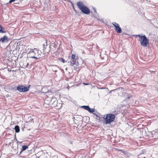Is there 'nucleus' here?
<instances>
[{
  "label": "nucleus",
  "instance_id": "nucleus-3",
  "mask_svg": "<svg viewBox=\"0 0 158 158\" xmlns=\"http://www.w3.org/2000/svg\"><path fill=\"white\" fill-rule=\"evenodd\" d=\"M136 36L138 37L139 39V41L140 42L141 45L143 47H146L148 43V40L147 38L145 35H136Z\"/></svg>",
  "mask_w": 158,
  "mask_h": 158
},
{
  "label": "nucleus",
  "instance_id": "nucleus-12",
  "mask_svg": "<svg viewBox=\"0 0 158 158\" xmlns=\"http://www.w3.org/2000/svg\"><path fill=\"white\" fill-rule=\"evenodd\" d=\"M51 102H53L55 104H56V98H52L51 99Z\"/></svg>",
  "mask_w": 158,
  "mask_h": 158
},
{
  "label": "nucleus",
  "instance_id": "nucleus-19",
  "mask_svg": "<svg viewBox=\"0 0 158 158\" xmlns=\"http://www.w3.org/2000/svg\"><path fill=\"white\" fill-rule=\"evenodd\" d=\"M118 150L119 151H121L122 152V151H123L121 149H118Z\"/></svg>",
  "mask_w": 158,
  "mask_h": 158
},
{
  "label": "nucleus",
  "instance_id": "nucleus-15",
  "mask_svg": "<svg viewBox=\"0 0 158 158\" xmlns=\"http://www.w3.org/2000/svg\"><path fill=\"white\" fill-rule=\"evenodd\" d=\"M5 32V31L2 30V27L0 25V33H4Z\"/></svg>",
  "mask_w": 158,
  "mask_h": 158
},
{
  "label": "nucleus",
  "instance_id": "nucleus-11",
  "mask_svg": "<svg viewBox=\"0 0 158 158\" xmlns=\"http://www.w3.org/2000/svg\"><path fill=\"white\" fill-rule=\"evenodd\" d=\"M28 148V146H27L26 145L23 146L22 149L21 150V152L27 149Z\"/></svg>",
  "mask_w": 158,
  "mask_h": 158
},
{
  "label": "nucleus",
  "instance_id": "nucleus-14",
  "mask_svg": "<svg viewBox=\"0 0 158 158\" xmlns=\"http://www.w3.org/2000/svg\"><path fill=\"white\" fill-rule=\"evenodd\" d=\"M88 111L90 113H93L95 111L94 109H90L89 107V109H88Z\"/></svg>",
  "mask_w": 158,
  "mask_h": 158
},
{
  "label": "nucleus",
  "instance_id": "nucleus-5",
  "mask_svg": "<svg viewBox=\"0 0 158 158\" xmlns=\"http://www.w3.org/2000/svg\"><path fill=\"white\" fill-rule=\"evenodd\" d=\"M30 87V85L27 86L21 85L19 86L17 88V90L20 92H25L28 91Z\"/></svg>",
  "mask_w": 158,
  "mask_h": 158
},
{
  "label": "nucleus",
  "instance_id": "nucleus-17",
  "mask_svg": "<svg viewBox=\"0 0 158 158\" xmlns=\"http://www.w3.org/2000/svg\"><path fill=\"white\" fill-rule=\"evenodd\" d=\"M123 153V154H125L126 153V152L125 151H122V152Z\"/></svg>",
  "mask_w": 158,
  "mask_h": 158
},
{
  "label": "nucleus",
  "instance_id": "nucleus-22",
  "mask_svg": "<svg viewBox=\"0 0 158 158\" xmlns=\"http://www.w3.org/2000/svg\"><path fill=\"white\" fill-rule=\"evenodd\" d=\"M28 63L27 64V66H28Z\"/></svg>",
  "mask_w": 158,
  "mask_h": 158
},
{
  "label": "nucleus",
  "instance_id": "nucleus-10",
  "mask_svg": "<svg viewBox=\"0 0 158 158\" xmlns=\"http://www.w3.org/2000/svg\"><path fill=\"white\" fill-rule=\"evenodd\" d=\"M15 132L18 133L19 132L20 129L19 126H16L15 127Z\"/></svg>",
  "mask_w": 158,
  "mask_h": 158
},
{
  "label": "nucleus",
  "instance_id": "nucleus-23",
  "mask_svg": "<svg viewBox=\"0 0 158 158\" xmlns=\"http://www.w3.org/2000/svg\"><path fill=\"white\" fill-rule=\"evenodd\" d=\"M94 10V11L95 12H96V10Z\"/></svg>",
  "mask_w": 158,
  "mask_h": 158
},
{
  "label": "nucleus",
  "instance_id": "nucleus-2",
  "mask_svg": "<svg viewBox=\"0 0 158 158\" xmlns=\"http://www.w3.org/2000/svg\"><path fill=\"white\" fill-rule=\"evenodd\" d=\"M77 5L81 11L85 14L88 15L90 13L89 9L81 2L77 3Z\"/></svg>",
  "mask_w": 158,
  "mask_h": 158
},
{
  "label": "nucleus",
  "instance_id": "nucleus-16",
  "mask_svg": "<svg viewBox=\"0 0 158 158\" xmlns=\"http://www.w3.org/2000/svg\"><path fill=\"white\" fill-rule=\"evenodd\" d=\"M59 60L63 63H64L65 62V60L63 58H59Z\"/></svg>",
  "mask_w": 158,
  "mask_h": 158
},
{
  "label": "nucleus",
  "instance_id": "nucleus-4",
  "mask_svg": "<svg viewBox=\"0 0 158 158\" xmlns=\"http://www.w3.org/2000/svg\"><path fill=\"white\" fill-rule=\"evenodd\" d=\"M115 116L114 115L109 114L106 115V117L104 118V122L106 124H109L113 122L115 119Z\"/></svg>",
  "mask_w": 158,
  "mask_h": 158
},
{
  "label": "nucleus",
  "instance_id": "nucleus-21",
  "mask_svg": "<svg viewBox=\"0 0 158 158\" xmlns=\"http://www.w3.org/2000/svg\"><path fill=\"white\" fill-rule=\"evenodd\" d=\"M86 85H87L88 84H86V83H84Z\"/></svg>",
  "mask_w": 158,
  "mask_h": 158
},
{
  "label": "nucleus",
  "instance_id": "nucleus-13",
  "mask_svg": "<svg viewBox=\"0 0 158 158\" xmlns=\"http://www.w3.org/2000/svg\"><path fill=\"white\" fill-rule=\"evenodd\" d=\"M82 107L84 109L87 110L88 111L89 107L88 106H82Z\"/></svg>",
  "mask_w": 158,
  "mask_h": 158
},
{
  "label": "nucleus",
  "instance_id": "nucleus-18",
  "mask_svg": "<svg viewBox=\"0 0 158 158\" xmlns=\"http://www.w3.org/2000/svg\"><path fill=\"white\" fill-rule=\"evenodd\" d=\"M118 150L119 151H121L122 152V151H123L121 149H118Z\"/></svg>",
  "mask_w": 158,
  "mask_h": 158
},
{
  "label": "nucleus",
  "instance_id": "nucleus-1",
  "mask_svg": "<svg viewBox=\"0 0 158 158\" xmlns=\"http://www.w3.org/2000/svg\"><path fill=\"white\" fill-rule=\"evenodd\" d=\"M41 52L37 48L30 49V51L27 54L28 57L38 59L41 56Z\"/></svg>",
  "mask_w": 158,
  "mask_h": 158
},
{
  "label": "nucleus",
  "instance_id": "nucleus-9",
  "mask_svg": "<svg viewBox=\"0 0 158 158\" xmlns=\"http://www.w3.org/2000/svg\"><path fill=\"white\" fill-rule=\"evenodd\" d=\"M8 40V37L6 35H4L3 37L0 39V41H1L2 43H3L4 42H7Z\"/></svg>",
  "mask_w": 158,
  "mask_h": 158
},
{
  "label": "nucleus",
  "instance_id": "nucleus-8",
  "mask_svg": "<svg viewBox=\"0 0 158 158\" xmlns=\"http://www.w3.org/2000/svg\"><path fill=\"white\" fill-rule=\"evenodd\" d=\"M47 46L48 45L47 44V42L46 41L45 42V43L43 44V53H44V54H45V53L46 52H49V51H47L46 50Z\"/></svg>",
  "mask_w": 158,
  "mask_h": 158
},
{
  "label": "nucleus",
  "instance_id": "nucleus-7",
  "mask_svg": "<svg viewBox=\"0 0 158 158\" xmlns=\"http://www.w3.org/2000/svg\"><path fill=\"white\" fill-rule=\"evenodd\" d=\"M112 24L115 27V30L116 31L117 33H120L121 32V29L118 23L114 22L112 23Z\"/></svg>",
  "mask_w": 158,
  "mask_h": 158
},
{
  "label": "nucleus",
  "instance_id": "nucleus-6",
  "mask_svg": "<svg viewBox=\"0 0 158 158\" xmlns=\"http://www.w3.org/2000/svg\"><path fill=\"white\" fill-rule=\"evenodd\" d=\"M77 59L78 57L75 54H72L71 60V66L77 65L78 64Z\"/></svg>",
  "mask_w": 158,
  "mask_h": 158
},
{
  "label": "nucleus",
  "instance_id": "nucleus-20",
  "mask_svg": "<svg viewBox=\"0 0 158 158\" xmlns=\"http://www.w3.org/2000/svg\"><path fill=\"white\" fill-rule=\"evenodd\" d=\"M30 123V121H29V122H26V123Z\"/></svg>",
  "mask_w": 158,
  "mask_h": 158
}]
</instances>
